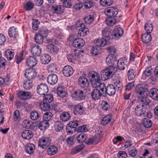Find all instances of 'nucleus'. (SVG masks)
<instances>
[{
    "mask_svg": "<svg viewBox=\"0 0 158 158\" xmlns=\"http://www.w3.org/2000/svg\"><path fill=\"white\" fill-rule=\"evenodd\" d=\"M135 91L138 97H139L138 102L143 106H147L149 105L150 101L147 97L148 91L143 85H138L135 88Z\"/></svg>",
    "mask_w": 158,
    "mask_h": 158,
    "instance_id": "f257e3e1",
    "label": "nucleus"
},
{
    "mask_svg": "<svg viewBox=\"0 0 158 158\" xmlns=\"http://www.w3.org/2000/svg\"><path fill=\"white\" fill-rule=\"evenodd\" d=\"M88 77L92 87L95 89L99 87L101 91V88L105 87V84L101 83V80L99 75L97 73L94 72H90L88 74Z\"/></svg>",
    "mask_w": 158,
    "mask_h": 158,
    "instance_id": "f03ea898",
    "label": "nucleus"
},
{
    "mask_svg": "<svg viewBox=\"0 0 158 158\" xmlns=\"http://www.w3.org/2000/svg\"><path fill=\"white\" fill-rule=\"evenodd\" d=\"M47 43L48 44L46 46L47 51L53 55L56 54L59 51V48L55 45L58 44V41L55 39H49L47 40Z\"/></svg>",
    "mask_w": 158,
    "mask_h": 158,
    "instance_id": "7ed1b4c3",
    "label": "nucleus"
},
{
    "mask_svg": "<svg viewBox=\"0 0 158 158\" xmlns=\"http://www.w3.org/2000/svg\"><path fill=\"white\" fill-rule=\"evenodd\" d=\"M118 10H106L105 13L108 16L106 20V24L110 26L114 25L116 23V20L114 18L112 17H115L118 14Z\"/></svg>",
    "mask_w": 158,
    "mask_h": 158,
    "instance_id": "20e7f679",
    "label": "nucleus"
},
{
    "mask_svg": "<svg viewBox=\"0 0 158 158\" xmlns=\"http://www.w3.org/2000/svg\"><path fill=\"white\" fill-rule=\"evenodd\" d=\"M101 92L103 95L107 94L109 96H114L116 92L114 86L112 84H109L102 89L101 88Z\"/></svg>",
    "mask_w": 158,
    "mask_h": 158,
    "instance_id": "39448f33",
    "label": "nucleus"
},
{
    "mask_svg": "<svg viewBox=\"0 0 158 158\" xmlns=\"http://www.w3.org/2000/svg\"><path fill=\"white\" fill-rule=\"evenodd\" d=\"M51 141L50 137H43L39 139L38 145L43 149H46L50 145Z\"/></svg>",
    "mask_w": 158,
    "mask_h": 158,
    "instance_id": "423d86ee",
    "label": "nucleus"
},
{
    "mask_svg": "<svg viewBox=\"0 0 158 158\" xmlns=\"http://www.w3.org/2000/svg\"><path fill=\"white\" fill-rule=\"evenodd\" d=\"M82 90L78 89L74 91L72 95V97L75 100L81 101L85 100L86 94Z\"/></svg>",
    "mask_w": 158,
    "mask_h": 158,
    "instance_id": "0eeeda50",
    "label": "nucleus"
},
{
    "mask_svg": "<svg viewBox=\"0 0 158 158\" xmlns=\"http://www.w3.org/2000/svg\"><path fill=\"white\" fill-rule=\"evenodd\" d=\"M37 75V72L33 68L27 69L25 70L24 76L27 80L32 81Z\"/></svg>",
    "mask_w": 158,
    "mask_h": 158,
    "instance_id": "6e6552de",
    "label": "nucleus"
},
{
    "mask_svg": "<svg viewBox=\"0 0 158 158\" xmlns=\"http://www.w3.org/2000/svg\"><path fill=\"white\" fill-rule=\"evenodd\" d=\"M147 108L143 106V105H137L135 110V114L138 116H144L146 113Z\"/></svg>",
    "mask_w": 158,
    "mask_h": 158,
    "instance_id": "1a4fd4ad",
    "label": "nucleus"
},
{
    "mask_svg": "<svg viewBox=\"0 0 158 158\" xmlns=\"http://www.w3.org/2000/svg\"><path fill=\"white\" fill-rule=\"evenodd\" d=\"M37 93L40 95H45L48 91L47 85L45 84H41L36 88Z\"/></svg>",
    "mask_w": 158,
    "mask_h": 158,
    "instance_id": "9d476101",
    "label": "nucleus"
},
{
    "mask_svg": "<svg viewBox=\"0 0 158 158\" xmlns=\"http://www.w3.org/2000/svg\"><path fill=\"white\" fill-rule=\"evenodd\" d=\"M114 73L110 71L107 69L103 70L100 73L101 79L102 81H105L111 78Z\"/></svg>",
    "mask_w": 158,
    "mask_h": 158,
    "instance_id": "9b49d317",
    "label": "nucleus"
},
{
    "mask_svg": "<svg viewBox=\"0 0 158 158\" xmlns=\"http://www.w3.org/2000/svg\"><path fill=\"white\" fill-rule=\"evenodd\" d=\"M70 107L71 108V110H73V113L75 115H81L83 114V106L82 105H72L70 106Z\"/></svg>",
    "mask_w": 158,
    "mask_h": 158,
    "instance_id": "f8f14e48",
    "label": "nucleus"
},
{
    "mask_svg": "<svg viewBox=\"0 0 158 158\" xmlns=\"http://www.w3.org/2000/svg\"><path fill=\"white\" fill-rule=\"evenodd\" d=\"M116 56L115 55L109 54L108 57L106 58V61L108 66L113 68H114L115 67L113 66L114 64V62L117 60Z\"/></svg>",
    "mask_w": 158,
    "mask_h": 158,
    "instance_id": "ddd939ff",
    "label": "nucleus"
},
{
    "mask_svg": "<svg viewBox=\"0 0 158 158\" xmlns=\"http://www.w3.org/2000/svg\"><path fill=\"white\" fill-rule=\"evenodd\" d=\"M124 32L123 28L121 27H118L115 28L113 32V39L118 40L120 37H121Z\"/></svg>",
    "mask_w": 158,
    "mask_h": 158,
    "instance_id": "4468645a",
    "label": "nucleus"
},
{
    "mask_svg": "<svg viewBox=\"0 0 158 158\" xmlns=\"http://www.w3.org/2000/svg\"><path fill=\"white\" fill-rule=\"evenodd\" d=\"M100 90L97 89H95L93 90L91 92V96L93 100L95 101L100 99L102 96V92H101Z\"/></svg>",
    "mask_w": 158,
    "mask_h": 158,
    "instance_id": "2eb2a0df",
    "label": "nucleus"
},
{
    "mask_svg": "<svg viewBox=\"0 0 158 158\" xmlns=\"http://www.w3.org/2000/svg\"><path fill=\"white\" fill-rule=\"evenodd\" d=\"M102 35L104 39L109 40L113 39V33H111L110 29L108 28H105L102 31Z\"/></svg>",
    "mask_w": 158,
    "mask_h": 158,
    "instance_id": "dca6fc26",
    "label": "nucleus"
},
{
    "mask_svg": "<svg viewBox=\"0 0 158 158\" xmlns=\"http://www.w3.org/2000/svg\"><path fill=\"white\" fill-rule=\"evenodd\" d=\"M19 98L22 100H28L31 98L32 95L29 92L19 91L18 94Z\"/></svg>",
    "mask_w": 158,
    "mask_h": 158,
    "instance_id": "f3484780",
    "label": "nucleus"
},
{
    "mask_svg": "<svg viewBox=\"0 0 158 158\" xmlns=\"http://www.w3.org/2000/svg\"><path fill=\"white\" fill-rule=\"evenodd\" d=\"M78 84L81 87L84 88L88 87L89 85V83L87 79L83 76H80L79 77Z\"/></svg>",
    "mask_w": 158,
    "mask_h": 158,
    "instance_id": "a211bd4d",
    "label": "nucleus"
},
{
    "mask_svg": "<svg viewBox=\"0 0 158 158\" xmlns=\"http://www.w3.org/2000/svg\"><path fill=\"white\" fill-rule=\"evenodd\" d=\"M73 73V70L71 66L66 65L64 67L63 70V75L66 77H69Z\"/></svg>",
    "mask_w": 158,
    "mask_h": 158,
    "instance_id": "6ab92c4d",
    "label": "nucleus"
},
{
    "mask_svg": "<svg viewBox=\"0 0 158 158\" xmlns=\"http://www.w3.org/2000/svg\"><path fill=\"white\" fill-rule=\"evenodd\" d=\"M37 59L34 56H30L27 58L26 61L27 65L30 67H33L37 64Z\"/></svg>",
    "mask_w": 158,
    "mask_h": 158,
    "instance_id": "aec40b11",
    "label": "nucleus"
},
{
    "mask_svg": "<svg viewBox=\"0 0 158 158\" xmlns=\"http://www.w3.org/2000/svg\"><path fill=\"white\" fill-rule=\"evenodd\" d=\"M47 81L49 84L54 85L57 82L58 78L56 74H52L48 76Z\"/></svg>",
    "mask_w": 158,
    "mask_h": 158,
    "instance_id": "412c9836",
    "label": "nucleus"
},
{
    "mask_svg": "<svg viewBox=\"0 0 158 158\" xmlns=\"http://www.w3.org/2000/svg\"><path fill=\"white\" fill-rule=\"evenodd\" d=\"M85 41L82 38H77L73 41V45L75 48H80L84 46Z\"/></svg>",
    "mask_w": 158,
    "mask_h": 158,
    "instance_id": "4be33fe9",
    "label": "nucleus"
},
{
    "mask_svg": "<svg viewBox=\"0 0 158 158\" xmlns=\"http://www.w3.org/2000/svg\"><path fill=\"white\" fill-rule=\"evenodd\" d=\"M31 51L34 56H39L41 53V49L39 46L35 45L31 47Z\"/></svg>",
    "mask_w": 158,
    "mask_h": 158,
    "instance_id": "5701e85b",
    "label": "nucleus"
},
{
    "mask_svg": "<svg viewBox=\"0 0 158 158\" xmlns=\"http://www.w3.org/2000/svg\"><path fill=\"white\" fill-rule=\"evenodd\" d=\"M33 134L32 132L30 130H25L22 133V137L25 139H29L33 137Z\"/></svg>",
    "mask_w": 158,
    "mask_h": 158,
    "instance_id": "b1692460",
    "label": "nucleus"
},
{
    "mask_svg": "<svg viewBox=\"0 0 158 158\" xmlns=\"http://www.w3.org/2000/svg\"><path fill=\"white\" fill-rule=\"evenodd\" d=\"M51 60L50 56L47 54H44L40 57L41 62L43 64H48Z\"/></svg>",
    "mask_w": 158,
    "mask_h": 158,
    "instance_id": "393cba45",
    "label": "nucleus"
},
{
    "mask_svg": "<svg viewBox=\"0 0 158 158\" xmlns=\"http://www.w3.org/2000/svg\"><path fill=\"white\" fill-rule=\"evenodd\" d=\"M17 29L14 27H10L8 31V33L9 36L10 37L16 38L19 35Z\"/></svg>",
    "mask_w": 158,
    "mask_h": 158,
    "instance_id": "a878e982",
    "label": "nucleus"
},
{
    "mask_svg": "<svg viewBox=\"0 0 158 158\" xmlns=\"http://www.w3.org/2000/svg\"><path fill=\"white\" fill-rule=\"evenodd\" d=\"M149 95L153 100H158V89L155 88L151 89L149 92Z\"/></svg>",
    "mask_w": 158,
    "mask_h": 158,
    "instance_id": "bb28decb",
    "label": "nucleus"
},
{
    "mask_svg": "<svg viewBox=\"0 0 158 158\" xmlns=\"http://www.w3.org/2000/svg\"><path fill=\"white\" fill-rule=\"evenodd\" d=\"M47 152L48 155L50 156H53L57 152V148L54 145L49 146L47 149Z\"/></svg>",
    "mask_w": 158,
    "mask_h": 158,
    "instance_id": "cd10ccee",
    "label": "nucleus"
},
{
    "mask_svg": "<svg viewBox=\"0 0 158 158\" xmlns=\"http://www.w3.org/2000/svg\"><path fill=\"white\" fill-rule=\"evenodd\" d=\"M94 43L97 47H104L106 44L107 40L104 38H99L97 40H94Z\"/></svg>",
    "mask_w": 158,
    "mask_h": 158,
    "instance_id": "c85d7f7f",
    "label": "nucleus"
},
{
    "mask_svg": "<svg viewBox=\"0 0 158 158\" xmlns=\"http://www.w3.org/2000/svg\"><path fill=\"white\" fill-rule=\"evenodd\" d=\"M39 106L41 110L44 111H48L51 108L50 104L43 101L40 102Z\"/></svg>",
    "mask_w": 158,
    "mask_h": 158,
    "instance_id": "c756f323",
    "label": "nucleus"
},
{
    "mask_svg": "<svg viewBox=\"0 0 158 158\" xmlns=\"http://www.w3.org/2000/svg\"><path fill=\"white\" fill-rule=\"evenodd\" d=\"M64 125L62 123L59 121H57L54 123V128L55 131L56 132H60L63 129Z\"/></svg>",
    "mask_w": 158,
    "mask_h": 158,
    "instance_id": "7c9ffc66",
    "label": "nucleus"
},
{
    "mask_svg": "<svg viewBox=\"0 0 158 158\" xmlns=\"http://www.w3.org/2000/svg\"><path fill=\"white\" fill-rule=\"evenodd\" d=\"M150 34L146 33L142 35V40L143 43L147 44L151 41L152 37Z\"/></svg>",
    "mask_w": 158,
    "mask_h": 158,
    "instance_id": "2f4dec72",
    "label": "nucleus"
},
{
    "mask_svg": "<svg viewBox=\"0 0 158 158\" xmlns=\"http://www.w3.org/2000/svg\"><path fill=\"white\" fill-rule=\"evenodd\" d=\"M35 147L34 144L31 143H29L25 147L26 152L28 153L31 154L33 153Z\"/></svg>",
    "mask_w": 158,
    "mask_h": 158,
    "instance_id": "473e14b6",
    "label": "nucleus"
},
{
    "mask_svg": "<svg viewBox=\"0 0 158 158\" xmlns=\"http://www.w3.org/2000/svg\"><path fill=\"white\" fill-rule=\"evenodd\" d=\"M71 116L68 112H64L61 113L60 117L61 120L63 122H66L69 120Z\"/></svg>",
    "mask_w": 158,
    "mask_h": 158,
    "instance_id": "72a5a7b5",
    "label": "nucleus"
},
{
    "mask_svg": "<svg viewBox=\"0 0 158 158\" xmlns=\"http://www.w3.org/2000/svg\"><path fill=\"white\" fill-rule=\"evenodd\" d=\"M112 115L109 114L104 117L101 121V124L103 126L106 125L110 121Z\"/></svg>",
    "mask_w": 158,
    "mask_h": 158,
    "instance_id": "f704fd0d",
    "label": "nucleus"
},
{
    "mask_svg": "<svg viewBox=\"0 0 158 158\" xmlns=\"http://www.w3.org/2000/svg\"><path fill=\"white\" fill-rule=\"evenodd\" d=\"M53 96L52 94H48L44 96L43 101L51 104L53 101Z\"/></svg>",
    "mask_w": 158,
    "mask_h": 158,
    "instance_id": "c9c22d12",
    "label": "nucleus"
},
{
    "mask_svg": "<svg viewBox=\"0 0 158 158\" xmlns=\"http://www.w3.org/2000/svg\"><path fill=\"white\" fill-rule=\"evenodd\" d=\"M49 126L48 122L44 120L40 122L38 125L39 128L41 130L43 131L46 129Z\"/></svg>",
    "mask_w": 158,
    "mask_h": 158,
    "instance_id": "e433bc0d",
    "label": "nucleus"
},
{
    "mask_svg": "<svg viewBox=\"0 0 158 158\" xmlns=\"http://www.w3.org/2000/svg\"><path fill=\"white\" fill-rule=\"evenodd\" d=\"M57 94L60 97L63 98L66 96V93L62 86H58L57 89Z\"/></svg>",
    "mask_w": 158,
    "mask_h": 158,
    "instance_id": "4c0bfd02",
    "label": "nucleus"
},
{
    "mask_svg": "<svg viewBox=\"0 0 158 158\" xmlns=\"http://www.w3.org/2000/svg\"><path fill=\"white\" fill-rule=\"evenodd\" d=\"M32 81L29 80H26L23 82V86L24 88L28 90L32 88L33 85Z\"/></svg>",
    "mask_w": 158,
    "mask_h": 158,
    "instance_id": "58836bf2",
    "label": "nucleus"
},
{
    "mask_svg": "<svg viewBox=\"0 0 158 158\" xmlns=\"http://www.w3.org/2000/svg\"><path fill=\"white\" fill-rule=\"evenodd\" d=\"M15 54L11 50L7 49L5 52V56L9 60H11L14 57Z\"/></svg>",
    "mask_w": 158,
    "mask_h": 158,
    "instance_id": "ea45409f",
    "label": "nucleus"
},
{
    "mask_svg": "<svg viewBox=\"0 0 158 158\" xmlns=\"http://www.w3.org/2000/svg\"><path fill=\"white\" fill-rule=\"evenodd\" d=\"M117 65L118 69L121 70H124L127 66L124 63L123 59L121 58L119 59L118 61Z\"/></svg>",
    "mask_w": 158,
    "mask_h": 158,
    "instance_id": "a19ab883",
    "label": "nucleus"
},
{
    "mask_svg": "<svg viewBox=\"0 0 158 158\" xmlns=\"http://www.w3.org/2000/svg\"><path fill=\"white\" fill-rule=\"evenodd\" d=\"M136 74L135 71L133 69H129L127 72V76L129 80H133Z\"/></svg>",
    "mask_w": 158,
    "mask_h": 158,
    "instance_id": "79ce46f5",
    "label": "nucleus"
},
{
    "mask_svg": "<svg viewBox=\"0 0 158 158\" xmlns=\"http://www.w3.org/2000/svg\"><path fill=\"white\" fill-rule=\"evenodd\" d=\"M85 148L84 145L82 144L76 146L72 151L73 154H75L81 151Z\"/></svg>",
    "mask_w": 158,
    "mask_h": 158,
    "instance_id": "37998d69",
    "label": "nucleus"
},
{
    "mask_svg": "<svg viewBox=\"0 0 158 158\" xmlns=\"http://www.w3.org/2000/svg\"><path fill=\"white\" fill-rule=\"evenodd\" d=\"M144 29L147 33H150L153 29V25L150 22H148L145 23Z\"/></svg>",
    "mask_w": 158,
    "mask_h": 158,
    "instance_id": "c03bdc74",
    "label": "nucleus"
},
{
    "mask_svg": "<svg viewBox=\"0 0 158 158\" xmlns=\"http://www.w3.org/2000/svg\"><path fill=\"white\" fill-rule=\"evenodd\" d=\"M89 33V29L88 28L85 27V25L84 27H81L79 29L78 33L80 34L81 36H85L87 35Z\"/></svg>",
    "mask_w": 158,
    "mask_h": 158,
    "instance_id": "a18cd8bd",
    "label": "nucleus"
},
{
    "mask_svg": "<svg viewBox=\"0 0 158 158\" xmlns=\"http://www.w3.org/2000/svg\"><path fill=\"white\" fill-rule=\"evenodd\" d=\"M142 124L146 128H150L152 125L151 121L148 118H144L142 120Z\"/></svg>",
    "mask_w": 158,
    "mask_h": 158,
    "instance_id": "49530a36",
    "label": "nucleus"
},
{
    "mask_svg": "<svg viewBox=\"0 0 158 158\" xmlns=\"http://www.w3.org/2000/svg\"><path fill=\"white\" fill-rule=\"evenodd\" d=\"M45 38L41 35L38 33L36 34L35 37V40L36 42L39 44L43 43L44 40Z\"/></svg>",
    "mask_w": 158,
    "mask_h": 158,
    "instance_id": "de8ad7c7",
    "label": "nucleus"
},
{
    "mask_svg": "<svg viewBox=\"0 0 158 158\" xmlns=\"http://www.w3.org/2000/svg\"><path fill=\"white\" fill-rule=\"evenodd\" d=\"M53 114L52 113L49 111L46 112L44 113L43 116L44 120L48 122L51 120L52 118Z\"/></svg>",
    "mask_w": 158,
    "mask_h": 158,
    "instance_id": "09e8293b",
    "label": "nucleus"
},
{
    "mask_svg": "<svg viewBox=\"0 0 158 158\" xmlns=\"http://www.w3.org/2000/svg\"><path fill=\"white\" fill-rule=\"evenodd\" d=\"M48 9H53L54 10H60L61 9L62 6L60 5H57L54 4L52 5L48 4L47 5Z\"/></svg>",
    "mask_w": 158,
    "mask_h": 158,
    "instance_id": "8fccbe9b",
    "label": "nucleus"
},
{
    "mask_svg": "<svg viewBox=\"0 0 158 158\" xmlns=\"http://www.w3.org/2000/svg\"><path fill=\"white\" fill-rule=\"evenodd\" d=\"M154 71L151 66L147 67L143 72V74L147 77L151 76Z\"/></svg>",
    "mask_w": 158,
    "mask_h": 158,
    "instance_id": "3c124183",
    "label": "nucleus"
},
{
    "mask_svg": "<svg viewBox=\"0 0 158 158\" xmlns=\"http://www.w3.org/2000/svg\"><path fill=\"white\" fill-rule=\"evenodd\" d=\"M40 22L36 19H33L32 22V27L34 30L36 31L38 29Z\"/></svg>",
    "mask_w": 158,
    "mask_h": 158,
    "instance_id": "603ef678",
    "label": "nucleus"
},
{
    "mask_svg": "<svg viewBox=\"0 0 158 158\" xmlns=\"http://www.w3.org/2000/svg\"><path fill=\"white\" fill-rule=\"evenodd\" d=\"M112 0H100V4L103 6H108L111 5L113 3Z\"/></svg>",
    "mask_w": 158,
    "mask_h": 158,
    "instance_id": "864d4df0",
    "label": "nucleus"
},
{
    "mask_svg": "<svg viewBox=\"0 0 158 158\" xmlns=\"http://www.w3.org/2000/svg\"><path fill=\"white\" fill-rule=\"evenodd\" d=\"M86 136L84 133H81L77 137V139L79 143H82L86 140Z\"/></svg>",
    "mask_w": 158,
    "mask_h": 158,
    "instance_id": "5fc2aeb1",
    "label": "nucleus"
},
{
    "mask_svg": "<svg viewBox=\"0 0 158 158\" xmlns=\"http://www.w3.org/2000/svg\"><path fill=\"white\" fill-rule=\"evenodd\" d=\"M84 21L86 23L89 24L94 21V17L91 15L87 16L84 18Z\"/></svg>",
    "mask_w": 158,
    "mask_h": 158,
    "instance_id": "6e6d98bb",
    "label": "nucleus"
},
{
    "mask_svg": "<svg viewBox=\"0 0 158 158\" xmlns=\"http://www.w3.org/2000/svg\"><path fill=\"white\" fill-rule=\"evenodd\" d=\"M34 4L31 1L28 2L24 5V7L26 10H31L34 9Z\"/></svg>",
    "mask_w": 158,
    "mask_h": 158,
    "instance_id": "4d7b16f0",
    "label": "nucleus"
},
{
    "mask_svg": "<svg viewBox=\"0 0 158 158\" xmlns=\"http://www.w3.org/2000/svg\"><path fill=\"white\" fill-rule=\"evenodd\" d=\"M49 32L48 30L46 29L41 28L40 30L39 33V34L42 36L46 39H47L46 36H47L48 33Z\"/></svg>",
    "mask_w": 158,
    "mask_h": 158,
    "instance_id": "13d9d810",
    "label": "nucleus"
},
{
    "mask_svg": "<svg viewBox=\"0 0 158 158\" xmlns=\"http://www.w3.org/2000/svg\"><path fill=\"white\" fill-rule=\"evenodd\" d=\"M76 56H77L76 53H70L67 56V58L68 60L71 62H73L76 58Z\"/></svg>",
    "mask_w": 158,
    "mask_h": 158,
    "instance_id": "bf43d9fd",
    "label": "nucleus"
},
{
    "mask_svg": "<svg viewBox=\"0 0 158 158\" xmlns=\"http://www.w3.org/2000/svg\"><path fill=\"white\" fill-rule=\"evenodd\" d=\"M67 125L75 131L77 130V127L78 126V123L76 121H70Z\"/></svg>",
    "mask_w": 158,
    "mask_h": 158,
    "instance_id": "052dcab7",
    "label": "nucleus"
},
{
    "mask_svg": "<svg viewBox=\"0 0 158 158\" xmlns=\"http://www.w3.org/2000/svg\"><path fill=\"white\" fill-rule=\"evenodd\" d=\"M66 142L68 146L70 147L74 144V137L73 136H70L67 138Z\"/></svg>",
    "mask_w": 158,
    "mask_h": 158,
    "instance_id": "680f3d73",
    "label": "nucleus"
},
{
    "mask_svg": "<svg viewBox=\"0 0 158 158\" xmlns=\"http://www.w3.org/2000/svg\"><path fill=\"white\" fill-rule=\"evenodd\" d=\"M38 117V113L35 111H33L30 113V117L31 118L32 120L36 119Z\"/></svg>",
    "mask_w": 158,
    "mask_h": 158,
    "instance_id": "e2e57ef3",
    "label": "nucleus"
},
{
    "mask_svg": "<svg viewBox=\"0 0 158 158\" xmlns=\"http://www.w3.org/2000/svg\"><path fill=\"white\" fill-rule=\"evenodd\" d=\"M102 105V109L105 111L108 110L110 108L109 104L106 101L103 102Z\"/></svg>",
    "mask_w": 158,
    "mask_h": 158,
    "instance_id": "0e129e2a",
    "label": "nucleus"
},
{
    "mask_svg": "<svg viewBox=\"0 0 158 158\" xmlns=\"http://www.w3.org/2000/svg\"><path fill=\"white\" fill-rule=\"evenodd\" d=\"M24 53L23 51L21 53L18 55L16 58V62L17 64H19V63L21 62L23 59V54Z\"/></svg>",
    "mask_w": 158,
    "mask_h": 158,
    "instance_id": "69168bd1",
    "label": "nucleus"
},
{
    "mask_svg": "<svg viewBox=\"0 0 158 158\" xmlns=\"http://www.w3.org/2000/svg\"><path fill=\"white\" fill-rule=\"evenodd\" d=\"M93 3L92 1H88L84 3V6L86 9H89L93 6Z\"/></svg>",
    "mask_w": 158,
    "mask_h": 158,
    "instance_id": "338daca9",
    "label": "nucleus"
},
{
    "mask_svg": "<svg viewBox=\"0 0 158 158\" xmlns=\"http://www.w3.org/2000/svg\"><path fill=\"white\" fill-rule=\"evenodd\" d=\"M118 155V158H126L127 156V153L123 151L119 152Z\"/></svg>",
    "mask_w": 158,
    "mask_h": 158,
    "instance_id": "774afa93",
    "label": "nucleus"
}]
</instances>
